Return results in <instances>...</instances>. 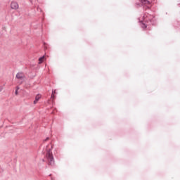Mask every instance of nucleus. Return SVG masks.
Wrapping results in <instances>:
<instances>
[{
    "instance_id": "obj_3",
    "label": "nucleus",
    "mask_w": 180,
    "mask_h": 180,
    "mask_svg": "<svg viewBox=\"0 0 180 180\" xmlns=\"http://www.w3.org/2000/svg\"><path fill=\"white\" fill-rule=\"evenodd\" d=\"M11 8L16 11V9H19V4L16 1H13L11 4Z\"/></svg>"
},
{
    "instance_id": "obj_2",
    "label": "nucleus",
    "mask_w": 180,
    "mask_h": 180,
    "mask_svg": "<svg viewBox=\"0 0 180 180\" xmlns=\"http://www.w3.org/2000/svg\"><path fill=\"white\" fill-rule=\"evenodd\" d=\"M16 78L18 79H20V81H22L21 84H22V82H25V81H26V77H25V75L22 72L18 73L16 75Z\"/></svg>"
},
{
    "instance_id": "obj_8",
    "label": "nucleus",
    "mask_w": 180,
    "mask_h": 180,
    "mask_svg": "<svg viewBox=\"0 0 180 180\" xmlns=\"http://www.w3.org/2000/svg\"><path fill=\"white\" fill-rule=\"evenodd\" d=\"M141 27L143 28V29H146V27H147V25H146V24L143 23Z\"/></svg>"
},
{
    "instance_id": "obj_5",
    "label": "nucleus",
    "mask_w": 180,
    "mask_h": 180,
    "mask_svg": "<svg viewBox=\"0 0 180 180\" xmlns=\"http://www.w3.org/2000/svg\"><path fill=\"white\" fill-rule=\"evenodd\" d=\"M143 5H150V1L148 0H140Z\"/></svg>"
},
{
    "instance_id": "obj_4",
    "label": "nucleus",
    "mask_w": 180,
    "mask_h": 180,
    "mask_svg": "<svg viewBox=\"0 0 180 180\" xmlns=\"http://www.w3.org/2000/svg\"><path fill=\"white\" fill-rule=\"evenodd\" d=\"M41 98V94H37L35 97V100L34 101V105H36L39 101Z\"/></svg>"
},
{
    "instance_id": "obj_7",
    "label": "nucleus",
    "mask_w": 180,
    "mask_h": 180,
    "mask_svg": "<svg viewBox=\"0 0 180 180\" xmlns=\"http://www.w3.org/2000/svg\"><path fill=\"white\" fill-rule=\"evenodd\" d=\"M18 91H19V87L17 86L15 92V95H18Z\"/></svg>"
},
{
    "instance_id": "obj_1",
    "label": "nucleus",
    "mask_w": 180,
    "mask_h": 180,
    "mask_svg": "<svg viewBox=\"0 0 180 180\" xmlns=\"http://www.w3.org/2000/svg\"><path fill=\"white\" fill-rule=\"evenodd\" d=\"M46 157L48 158L49 165H53L54 164V158H53V153H51V150L48 151Z\"/></svg>"
},
{
    "instance_id": "obj_6",
    "label": "nucleus",
    "mask_w": 180,
    "mask_h": 180,
    "mask_svg": "<svg viewBox=\"0 0 180 180\" xmlns=\"http://www.w3.org/2000/svg\"><path fill=\"white\" fill-rule=\"evenodd\" d=\"M44 61V56L39 58L38 64H41Z\"/></svg>"
}]
</instances>
